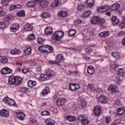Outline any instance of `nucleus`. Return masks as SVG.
Segmentation results:
<instances>
[{
  "label": "nucleus",
  "mask_w": 125,
  "mask_h": 125,
  "mask_svg": "<svg viewBox=\"0 0 125 125\" xmlns=\"http://www.w3.org/2000/svg\"><path fill=\"white\" fill-rule=\"evenodd\" d=\"M22 83V78L19 77H16L15 80V85H19V84H21Z\"/></svg>",
  "instance_id": "nucleus-24"
},
{
  "label": "nucleus",
  "mask_w": 125,
  "mask_h": 125,
  "mask_svg": "<svg viewBox=\"0 0 125 125\" xmlns=\"http://www.w3.org/2000/svg\"><path fill=\"white\" fill-rule=\"evenodd\" d=\"M110 67L113 70H116L117 68H119V65L117 64V63L111 64H110Z\"/></svg>",
  "instance_id": "nucleus-53"
},
{
  "label": "nucleus",
  "mask_w": 125,
  "mask_h": 125,
  "mask_svg": "<svg viewBox=\"0 0 125 125\" xmlns=\"http://www.w3.org/2000/svg\"><path fill=\"white\" fill-rule=\"evenodd\" d=\"M108 90H110L112 93H116L118 90H117V86L115 85H112L108 87Z\"/></svg>",
  "instance_id": "nucleus-16"
},
{
  "label": "nucleus",
  "mask_w": 125,
  "mask_h": 125,
  "mask_svg": "<svg viewBox=\"0 0 125 125\" xmlns=\"http://www.w3.org/2000/svg\"><path fill=\"white\" fill-rule=\"evenodd\" d=\"M67 121H69L70 122H74L76 121V118L74 116L69 115L66 117Z\"/></svg>",
  "instance_id": "nucleus-32"
},
{
  "label": "nucleus",
  "mask_w": 125,
  "mask_h": 125,
  "mask_svg": "<svg viewBox=\"0 0 125 125\" xmlns=\"http://www.w3.org/2000/svg\"><path fill=\"white\" fill-rule=\"evenodd\" d=\"M48 5V2L46 1L45 0H41L40 1V6L41 7L45 8L47 7Z\"/></svg>",
  "instance_id": "nucleus-23"
},
{
  "label": "nucleus",
  "mask_w": 125,
  "mask_h": 125,
  "mask_svg": "<svg viewBox=\"0 0 125 125\" xmlns=\"http://www.w3.org/2000/svg\"><path fill=\"white\" fill-rule=\"evenodd\" d=\"M60 1H59L58 0H56L51 4V5L53 7H54L55 6L57 7L58 6H59V5H60Z\"/></svg>",
  "instance_id": "nucleus-30"
},
{
  "label": "nucleus",
  "mask_w": 125,
  "mask_h": 125,
  "mask_svg": "<svg viewBox=\"0 0 125 125\" xmlns=\"http://www.w3.org/2000/svg\"><path fill=\"white\" fill-rule=\"evenodd\" d=\"M118 74L120 76H124L125 74V69L124 68H120L118 70Z\"/></svg>",
  "instance_id": "nucleus-48"
},
{
  "label": "nucleus",
  "mask_w": 125,
  "mask_h": 125,
  "mask_svg": "<svg viewBox=\"0 0 125 125\" xmlns=\"http://www.w3.org/2000/svg\"><path fill=\"white\" fill-rule=\"evenodd\" d=\"M94 1L95 0H87V4L88 6V7H92L93 5H94Z\"/></svg>",
  "instance_id": "nucleus-29"
},
{
  "label": "nucleus",
  "mask_w": 125,
  "mask_h": 125,
  "mask_svg": "<svg viewBox=\"0 0 125 125\" xmlns=\"http://www.w3.org/2000/svg\"><path fill=\"white\" fill-rule=\"evenodd\" d=\"M28 38L29 39V40H30L31 41H33V40H35V35L34 34H30L28 36Z\"/></svg>",
  "instance_id": "nucleus-58"
},
{
  "label": "nucleus",
  "mask_w": 125,
  "mask_h": 125,
  "mask_svg": "<svg viewBox=\"0 0 125 125\" xmlns=\"http://www.w3.org/2000/svg\"><path fill=\"white\" fill-rule=\"evenodd\" d=\"M81 105L83 108H86V101L84 100H82L81 102Z\"/></svg>",
  "instance_id": "nucleus-52"
},
{
  "label": "nucleus",
  "mask_w": 125,
  "mask_h": 125,
  "mask_svg": "<svg viewBox=\"0 0 125 125\" xmlns=\"http://www.w3.org/2000/svg\"><path fill=\"white\" fill-rule=\"evenodd\" d=\"M64 36V32L62 31H56L53 34V39L52 40V42L56 44H59V39L63 38Z\"/></svg>",
  "instance_id": "nucleus-1"
},
{
  "label": "nucleus",
  "mask_w": 125,
  "mask_h": 125,
  "mask_svg": "<svg viewBox=\"0 0 125 125\" xmlns=\"http://www.w3.org/2000/svg\"><path fill=\"white\" fill-rule=\"evenodd\" d=\"M114 81H115V82L118 84L121 83V82H122V80H121V78H120V76H119V75H116L115 76V78H114Z\"/></svg>",
  "instance_id": "nucleus-49"
},
{
  "label": "nucleus",
  "mask_w": 125,
  "mask_h": 125,
  "mask_svg": "<svg viewBox=\"0 0 125 125\" xmlns=\"http://www.w3.org/2000/svg\"><path fill=\"white\" fill-rule=\"evenodd\" d=\"M17 15L18 17H24V16H25V11H21L17 13Z\"/></svg>",
  "instance_id": "nucleus-47"
},
{
  "label": "nucleus",
  "mask_w": 125,
  "mask_h": 125,
  "mask_svg": "<svg viewBox=\"0 0 125 125\" xmlns=\"http://www.w3.org/2000/svg\"><path fill=\"white\" fill-rule=\"evenodd\" d=\"M1 74L6 75L7 74H11L12 73V70L8 67H4L0 71Z\"/></svg>",
  "instance_id": "nucleus-10"
},
{
  "label": "nucleus",
  "mask_w": 125,
  "mask_h": 125,
  "mask_svg": "<svg viewBox=\"0 0 125 125\" xmlns=\"http://www.w3.org/2000/svg\"><path fill=\"white\" fill-rule=\"evenodd\" d=\"M0 62L1 63H7L8 62V59L5 57L0 56Z\"/></svg>",
  "instance_id": "nucleus-38"
},
{
  "label": "nucleus",
  "mask_w": 125,
  "mask_h": 125,
  "mask_svg": "<svg viewBox=\"0 0 125 125\" xmlns=\"http://www.w3.org/2000/svg\"><path fill=\"white\" fill-rule=\"evenodd\" d=\"M95 71V69H94L92 65H90L88 67L87 72L89 75H93Z\"/></svg>",
  "instance_id": "nucleus-17"
},
{
  "label": "nucleus",
  "mask_w": 125,
  "mask_h": 125,
  "mask_svg": "<svg viewBox=\"0 0 125 125\" xmlns=\"http://www.w3.org/2000/svg\"><path fill=\"white\" fill-rule=\"evenodd\" d=\"M99 101L102 104H106L108 102V98L104 95H101L99 97Z\"/></svg>",
  "instance_id": "nucleus-7"
},
{
  "label": "nucleus",
  "mask_w": 125,
  "mask_h": 125,
  "mask_svg": "<svg viewBox=\"0 0 125 125\" xmlns=\"http://www.w3.org/2000/svg\"><path fill=\"white\" fill-rule=\"evenodd\" d=\"M31 52H32V49L31 48H27L24 50V53L26 55L29 54H31Z\"/></svg>",
  "instance_id": "nucleus-51"
},
{
  "label": "nucleus",
  "mask_w": 125,
  "mask_h": 125,
  "mask_svg": "<svg viewBox=\"0 0 125 125\" xmlns=\"http://www.w3.org/2000/svg\"><path fill=\"white\" fill-rule=\"evenodd\" d=\"M16 116L18 119L21 120V121H24V119H25V114L22 112H18L16 114Z\"/></svg>",
  "instance_id": "nucleus-15"
},
{
  "label": "nucleus",
  "mask_w": 125,
  "mask_h": 125,
  "mask_svg": "<svg viewBox=\"0 0 125 125\" xmlns=\"http://www.w3.org/2000/svg\"><path fill=\"white\" fill-rule=\"evenodd\" d=\"M110 9V7L108 6H103L98 8L99 12H106Z\"/></svg>",
  "instance_id": "nucleus-11"
},
{
  "label": "nucleus",
  "mask_w": 125,
  "mask_h": 125,
  "mask_svg": "<svg viewBox=\"0 0 125 125\" xmlns=\"http://www.w3.org/2000/svg\"><path fill=\"white\" fill-rule=\"evenodd\" d=\"M99 24L100 25H103V24H105L106 22V20L104 18H101L100 17H99Z\"/></svg>",
  "instance_id": "nucleus-44"
},
{
  "label": "nucleus",
  "mask_w": 125,
  "mask_h": 125,
  "mask_svg": "<svg viewBox=\"0 0 125 125\" xmlns=\"http://www.w3.org/2000/svg\"><path fill=\"white\" fill-rule=\"evenodd\" d=\"M49 115H50V113L48 111H44L42 112V116H49Z\"/></svg>",
  "instance_id": "nucleus-57"
},
{
  "label": "nucleus",
  "mask_w": 125,
  "mask_h": 125,
  "mask_svg": "<svg viewBox=\"0 0 125 125\" xmlns=\"http://www.w3.org/2000/svg\"><path fill=\"white\" fill-rule=\"evenodd\" d=\"M120 8V4H118V3H115L113 4L111 7V10H117V9H118V8Z\"/></svg>",
  "instance_id": "nucleus-37"
},
{
  "label": "nucleus",
  "mask_w": 125,
  "mask_h": 125,
  "mask_svg": "<svg viewBox=\"0 0 125 125\" xmlns=\"http://www.w3.org/2000/svg\"><path fill=\"white\" fill-rule=\"evenodd\" d=\"M84 9V5L83 4H80L77 7V10L78 11H82V10H83Z\"/></svg>",
  "instance_id": "nucleus-50"
},
{
  "label": "nucleus",
  "mask_w": 125,
  "mask_h": 125,
  "mask_svg": "<svg viewBox=\"0 0 125 125\" xmlns=\"http://www.w3.org/2000/svg\"><path fill=\"white\" fill-rule=\"evenodd\" d=\"M90 15H91V12L90 11H86L83 13L82 16L84 18H86L89 16H90Z\"/></svg>",
  "instance_id": "nucleus-36"
},
{
  "label": "nucleus",
  "mask_w": 125,
  "mask_h": 125,
  "mask_svg": "<svg viewBox=\"0 0 125 125\" xmlns=\"http://www.w3.org/2000/svg\"><path fill=\"white\" fill-rule=\"evenodd\" d=\"M64 60V57L62 54L57 55L56 56V62H50L52 64H55L56 65H59L60 62H62Z\"/></svg>",
  "instance_id": "nucleus-2"
},
{
  "label": "nucleus",
  "mask_w": 125,
  "mask_h": 125,
  "mask_svg": "<svg viewBox=\"0 0 125 125\" xmlns=\"http://www.w3.org/2000/svg\"><path fill=\"white\" fill-rule=\"evenodd\" d=\"M49 79H50L49 76L46 74H41L40 78H39V80L41 82H45V81H48Z\"/></svg>",
  "instance_id": "nucleus-14"
},
{
  "label": "nucleus",
  "mask_w": 125,
  "mask_h": 125,
  "mask_svg": "<svg viewBox=\"0 0 125 125\" xmlns=\"http://www.w3.org/2000/svg\"><path fill=\"white\" fill-rule=\"evenodd\" d=\"M109 35L110 33L108 31L102 32L99 34V37H101L102 38H107Z\"/></svg>",
  "instance_id": "nucleus-25"
},
{
  "label": "nucleus",
  "mask_w": 125,
  "mask_h": 125,
  "mask_svg": "<svg viewBox=\"0 0 125 125\" xmlns=\"http://www.w3.org/2000/svg\"><path fill=\"white\" fill-rule=\"evenodd\" d=\"M46 75L48 76V77L50 79L51 77H52V76H53V75H54V72L53 71H52L51 69L47 70L46 71Z\"/></svg>",
  "instance_id": "nucleus-34"
},
{
  "label": "nucleus",
  "mask_w": 125,
  "mask_h": 125,
  "mask_svg": "<svg viewBox=\"0 0 125 125\" xmlns=\"http://www.w3.org/2000/svg\"><path fill=\"white\" fill-rule=\"evenodd\" d=\"M111 20L113 23V25H117L120 23V20L115 17H113Z\"/></svg>",
  "instance_id": "nucleus-33"
},
{
  "label": "nucleus",
  "mask_w": 125,
  "mask_h": 125,
  "mask_svg": "<svg viewBox=\"0 0 125 125\" xmlns=\"http://www.w3.org/2000/svg\"><path fill=\"white\" fill-rule=\"evenodd\" d=\"M85 51L88 54H89L92 52V49L90 48H88L85 49Z\"/></svg>",
  "instance_id": "nucleus-60"
},
{
  "label": "nucleus",
  "mask_w": 125,
  "mask_h": 125,
  "mask_svg": "<svg viewBox=\"0 0 125 125\" xmlns=\"http://www.w3.org/2000/svg\"><path fill=\"white\" fill-rule=\"evenodd\" d=\"M120 27H121V28H122L123 29L125 28V21H123L122 22H121L120 23Z\"/></svg>",
  "instance_id": "nucleus-63"
},
{
  "label": "nucleus",
  "mask_w": 125,
  "mask_h": 125,
  "mask_svg": "<svg viewBox=\"0 0 125 125\" xmlns=\"http://www.w3.org/2000/svg\"><path fill=\"white\" fill-rule=\"evenodd\" d=\"M67 102V100L64 98H59L56 102L57 106H63Z\"/></svg>",
  "instance_id": "nucleus-5"
},
{
  "label": "nucleus",
  "mask_w": 125,
  "mask_h": 125,
  "mask_svg": "<svg viewBox=\"0 0 125 125\" xmlns=\"http://www.w3.org/2000/svg\"><path fill=\"white\" fill-rule=\"evenodd\" d=\"M23 28L25 31H32L33 30V26L29 23H26Z\"/></svg>",
  "instance_id": "nucleus-28"
},
{
  "label": "nucleus",
  "mask_w": 125,
  "mask_h": 125,
  "mask_svg": "<svg viewBox=\"0 0 125 125\" xmlns=\"http://www.w3.org/2000/svg\"><path fill=\"white\" fill-rule=\"evenodd\" d=\"M10 10H14L15 9H16V5H12L10 6L9 7Z\"/></svg>",
  "instance_id": "nucleus-64"
},
{
  "label": "nucleus",
  "mask_w": 125,
  "mask_h": 125,
  "mask_svg": "<svg viewBox=\"0 0 125 125\" xmlns=\"http://www.w3.org/2000/svg\"><path fill=\"white\" fill-rule=\"evenodd\" d=\"M19 29V24L17 23H15L12 24L11 27H10V30L11 32H16V31H18Z\"/></svg>",
  "instance_id": "nucleus-12"
},
{
  "label": "nucleus",
  "mask_w": 125,
  "mask_h": 125,
  "mask_svg": "<svg viewBox=\"0 0 125 125\" xmlns=\"http://www.w3.org/2000/svg\"><path fill=\"white\" fill-rule=\"evenodd\" d=\"M88 90H94V85L93 83L89 84L87 85Z\"/></svg>",
  "instance_id": "nucleus-42"
},
{
  "label": "nucleus",
  "mask_w": 125,
  "mask_h": 125,
  "mask_svg": "<svg viewBox=\"0 0 125 125\" xmlns=\"http://www.w3.org/2000/svg\"><path fill=\"white\" fill-rule=\"evenodd\" d=\"M68 13L66 11H61L58 13L59 16H61V17H65L67 16Z\"/></svg>",
  "instance_id": "nucleus-39"
},
{
  "label": "nucleus",
  "mask_w": 125,
  "mask_h": 125,
  "mask_svg": "<svg viewBox=\"0 0 125 125\" xmlns=\"http://www.w3.org/2000/svg\"><path fill=\"white\" fill-rule=\"evenodd\" d=\"M49 16H50V14L47 12H44L42 14V17L43 19H46V18H48Z\"/></svg>",
  "instance_id": "nucleus-46"
},
{
  "label": "nucleus",
  "mask_w": 125,
  "mask_h": 125,
  "mask_svg": "<svg viewBox=\"0 0 125 125\" xmlns=\"http://www.w3.org/2000/svg\"><path fill=\"white\" fill-rule=\"evenodd\" d=\"M43 47L45 48V53H50L51 52H53V47L49 45H45L43 46Z\"/></svg>",
  "instance_id": "nucleus-9"
},
{
  "label": "nucleus",
  "mask_w": 125,
  "mask_h": 125,
  "mask_svg": "<svg viewBox=\"0 0 125 125\" xmlns=\"http://www.w3.org/2000/svg\"><path fill=\"white\" fill-rule=\"evenodd\" d=\"M12 19V17H11V15H7V16H5L4 18V20L5 21H8L9 20H11V19Z\"/></svg>",
  "instance_id": "nucleus-56"
},
{
  "label": "nucleus",
  "mask_w": 125,
  "mask_h": 125,
  "mask_svg": "<svg viewBox=\"0 0 125 125\" xmlns=\"http://www.w3.org/2000/svg\"><path fill=\"white\" fill-rule=\"evenodd\" d=\"M99 16H95L91 19V24L92 25H95L96 24H99Z\"/></svg>",
  "instance_id": "nucleus-13"
},
{
  "label": "nucleus",
  "mask_w": 125,
  "mask_h": 125,
  "mask_svg": "<svg viewBox=\"0 0 125 125\" xmlns=\"http://www.w3.org/2000/svg\"><path fill=\"white\" fill-rule=\"evenodd\" d=\"M78 120L81 122V124L83 125H87L89 123V121L83 116H79Z\"/></svg>",
  "instance_id": "nucleus-6"
},
{
  "label": "nucleus",
  "mask_w": 125,
  "mask_h": 125,
  "mask_svg": "<svg viewBox=\"0 0 125 125\" xmlns=\"http://www.w3.org/2000/svg\"><path fill=\"white\" fill-rule=\"evenodd\" d=\"M3 101L5 103H6V104L10 105V106H13L15 105V101L13 99L8 97L4 98Z\"/></svg>",
  "instance_id": "nucleus-3"
},
{
  "label": "nucleus",
  "mask_w": 125,
  "mask_h": 125,
  "mask_svg": "<svg viewBox=\"0 0 125 125\" xmlns=\"http://www.w3.org/2000/svg\"><path fill=\"white\" fill-rule=\"evenodd\" d=\"M37 42L39 44H42V43H44V41L42 39V38H39L37 40Z\"/></svg>",
  "instance_id": "nucleus-55"
},
{
  "label": "nucleus",
  "mask_w": 125,
  "mask_h": 125,
  "mask_svg": "<svg viewBox=\"0 0 125 125\" xmlns=\"http://www.w3.org/2000/svg\"><path fill=\"white\" fill-rule=\"evenodd\" d=\"M82 23H83V21H82L81 20H77L75 21V24L76 25L82 24Z\"/></svg>",
  "instance_id": "nucleus-62"
},
{
  "label": "nucleus",
  "mask_w": 125,
  "mask_h": 125,
  "mask_svg": "<svg viewBox=\"0 0 125 125\" xmlns=\"http://www.w3.org/2000/svg\"><path fill=\"white\" fill-rule=\"evenodd\" d=\"M27 6L28 7H35L37 5V2L35 1H30L26 3Z\"/></svg>",
  "instance_id": "nucleus-22"
},
{
  "label": "nucleus",
  "mask_w": 125,
  "mask_h": 125,
  "mask_svg": "<svg viewBox=\"0 0 125 125\" xmlns=\"http://www.w3.org/2000/svg\"><path fill=\"white\" fill-rule=\"evenodd\" d=\"M112 56L114 57V58H116V59H119L120 57H121V56H120V52H114L111 53Z\"/></svg>",
  "instance_id": "nucleus-35"
},
{
  "label": "nucleus",
  "mask_w": 125,
  "mask_h": 125,
  "mask_svg": "<svg viewBox=\"0 0 125 125\" xmlns=\"http://www.w3.org/2000/svg\"><path fill=\"white\" fill-rule=\"evenodd\" d=\"M5 15V12L3 10H0V17H2Z\"/></svg>",
  "instance_id": "nucleus-59"
},
{
  "label": "nucleus",
  "mask_w": 125,
  "mask_h": 125,
  "mask_svg": "<svg viewBox=\"0 0 125 125\" xmlns=\"http://www.w3.org/2000/svg\"><path fill=\"white\" fill-rule=\"evenodd\" d=\"M15 78L14 76H11L9 77V80L8 81L9 84H15Z\"/></svg>",
  "instance_id": "nucleus-20"
},
{
  "label": "nucleus",
  "mask_w": 125,
  "mask_h": 125,
  "mask_svg": "<svg viewBox=\"0 0 125 125\" xmlns=\"http://www.w3.org/2000/svg\"><path fill=\"white\" fill-rule=\"evenodd\" d=\"M10 53L13 55H17V54H20V53H21V51L18 49L14 48L11 51Z\"/></svg>",
  "instance_id": "nucleus-27"
},
{
  "label": "nucleus",
  "mask_w": 125,
  "mask_h": 125,
  "mask_svg": "<svg viewBox=\"0 0 125 125\" xmlns=\"http://www.w3.org/2000/svg\"><path fill=\"white\" fill-rule=\"evenodd\" d=\"M0 116L5 118H8L9 117V112L6 109H1L0 111Z\"/></svg>",
  "instance_id": "nucleus-8"
},
{
  "label": "nucleus",
  "mask_w": 125,
  "mask_h": 125,
  "mask_svg": "<svg viewBox=\"0 0 125 125\" xmlns=\"http://www.w3.org/2000/svg\"><path fill=\"white\" fill-rule=\"evenodd\" d=\"M45 123L46 125H55V121L53 119L50 118L47 119L45 120Z\"/></svg>",
  "instance_id": "nucleus-18"
},
{
  "label": "nucleus",
  "mask_w": 125,
  "mask_h": 125,
  "mask_svg": "<svg viewBox=\"0 0 125 125\" xmlns=\"http://www.w3.org/2000/svg\"><path fill=\"white\" fill-rule=\"evenodd\" d=\"M12 0H2L1 3L3 6H6L8 4L9 1H11Z\"/></svg>",
  "instance_id": "nucleus-43"
},
{
  "label": "nucleus",
  "mask_w": 125,
  "mask_h": 125,
  "mask_svg": "<svg viewBox=\"0 0 125 125\" xmlns=\"http://www.w3.org/2000/svg\"><path fill=\"white\" fill-rule=\"evenodd\" d=\"M52 28L51 27H47L45 30H44V34H46V35H51L52 34Z\"/></svg>",
  "instance_id": "nucleus-21"
},
{
  "label": "nucleus",
  "mask_w": 125,
  "mask_h": 125,
  "mask_svg": "<svg viewBox=\"0 0 125 125\" xmlns=\"http://www.w3.org/2000/svg\"><path fill=\"white\" fill-rule=\"evenodd\" d=\"M116 105H118V106H122V103H121V101L119 100H117L115 102Z\"/></svg>",
  "instance_id": "nucleus-61"
},
{
  "label": "nucleus",
  "mask_w": 125,
  "mask_h": 125,
  "mask_svg": "<svg viewBox=\"0 0 125 125\" xmlns=\"http://www.w3.org/2000/svg\"><path fill=\"white\" fill-rule=\"evenodd\" d=\"M80 87V84L78 83H71L69 85V88L70 90H72L73 91L75 90H78Z\"/></svg>",
  "instance_id": "nucleus-4"
},
{
  "label": "nucleus",
  "mask_w": 125,
  "mask_h": 125,
  "mask_svg": "<svg viewBox=\"0 0 125 125\" xmlns=\"http://www.w3.org/2000/svg\"><path fill=\"white\" fill-rule=\"evenodd\" d=\"M6 27L5 22L1 21L0 22V29H4Z\"/></svg>",
  "instance_id": "nucleus-54"
},
{
  "label": "nucleus",
  "mask_w": 125,
  "mask_h": 125,
  "mask_svg": "<svg viewBox=\"0 0 125 125\" xmlns=\"http://www.w3.org/2000/svg\"><path fill=\"white\" fill-rule=\"evenodd\" d=\"M45 46V45H42V46H40L38 48V50L39 51H41V52H42V53H45V48H44L43 46Z\"/></svg>",
  "instance_id": "nucleus-45"
},
{
  "label": "nucleus",
  "mask_w": 125,
  "mask_h": 125,
  "mask_svg": "<svg viewBox=\"0 0 125 125\" xmlns=\"http://www.w3.org/2000/svg\"><path fill=\"white\" fill-rule=\"evenodd\" d=\"M125 113V107H120L117 110V115L119 116H122V115H124Z\"/></svg>",
  "instance_id": "nucleus-26"
},
{
  "label": "nucleus",
  "mask_w": 125,
  "mask_h": 125,
  "mask_svg": "<svg viewBox=\"0 0 125 125\" xmlns=\"http://www.w3.org/2000/svg\"><path fill=\"white\" fill-rule=\"evenodd\" d=\"M36 83H36V81H33L32 80H29L27 84L29 87H33V86H35V85H36Z\"/></svg>",
  "instance_id": "nucleus-31"
},
{
  "label": "nucleus",
  "mask_w": 125,
  "mask_h": 125,
  "mask_svg": "<svg viewBox=\"0 0 125 125\" xmlns=\"http://www.w3.org/2000/svg\"><path fill=\"white\" fill-rule=\"evenodd\" d=\"M76 35V30L75 29H70L68 31V36L69 37H73V36H75Z\"/></svg>",
  "instance_id": "nucleus-41"
},
{
  "label": "nucleus",
  "mask_w": 125,
  "mask_h": 125,
  "mask_svg": "<svg viewBox=\"0 0 125 125\" xmlns=\"http://www.w3.org/2000/svg\"><path fill=\"white\" fill-rule=\"evenodd\" d=\"M49 88L48 87H45L44 89H43L42 91V93L43 94V95H46V94H48V93H49Z\"/></svg>",
  "instance_id": "nucleus-40"
},
{
  "label": "nucleus",
  "mask_w": 125,
  "mask_h": 125,
  "mask_svg": "<svg viewBox=\"0 0 125 125\" xmlns=\"http://www.w3.org/2000/svg\"><path fill=\"white\" fill-rule=\"evenodd\" d=\"M94 114L96 116H99L101 114V108H100V106H96L95 107Z\"/></svg>",
  "instance_id": "nucleus-19"
}]
</instances>
